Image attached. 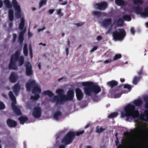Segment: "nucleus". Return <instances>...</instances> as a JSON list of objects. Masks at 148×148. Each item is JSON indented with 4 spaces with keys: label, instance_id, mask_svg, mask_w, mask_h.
Listing matches in <instances>:
<instances>
[{
    "label": "nucleus",
    "instance_id": "nucleus-1",
    "mask_svg": "<svg viewBox=\"0 0 148 148\" xmlns=\"http://www.w3.org/2000/svg\"><path fill=\"white\" fill-rule=\"evenodd\" d=\"M139 114L138 111L135 110L134 105L128 104L124 108V110L121 112V116L124 118L126 117L127 120H129L131 116L134 118Z\"/></svg>",
    "mask_w": 148,
    "mask_h": 148
},
{
    "label": "nucleus",
    "instance_id": "nucleus-2",
    "mask_svg": "<svg viewBox=\"0 0 148 148\" xmlns=\"http://www.w3.org/2000/svg\"><path fill=\"white\" fill-rule=\"evenodd\" d=\"M84 132V130H82L74 133L73 131L68 132L64 136L62 140V143L65 145H67L71 143L73 141L75 135L78 136L83 134Z\"/></svg>",
    "mask_w": 148,
    "mask_h": 148
},
{
    "label": "nucleus",
    "instance_id": "nucleus-3",
    "mask_svg": "<svg viewBox=\"0 0 148 148\" xmlns=\"http://www.w3.org/2000/svg\"><path fill=\"white\" fill-rule=\"evenodd\" d=\"M26 88L28 91H30L31 88H32V92L33 94L38 93L40 94L41 92V89L38 85L36 83L35 81L33 80H30L26 84Z\"/></svg>",
    "mask_w": 148,
    "mask_h": 148
},
{
    "label": "nucleus",
    "instance_id": "nucleus-4",
    "mask_svg": "<svg viewBox=\"0 0 148 148\" xmlns=\"http://www.w3.org/2000/svg\"><path fill=\"white\" fill-rule=\"evenodd\" d=\"M126 35V32L123 28H119L112 33L113 39L115 40H123Z\"/></svg>",
    "mask_w": 148,
    "mask_h": 148
},
{
    "label": "nucleus",
    "instance_id": "nucleus-5",
    "mask_svg": "<svg viewBox=\"0 0 148 148\" xmlns=\"http://www.w3.org/2000/svg\"><path fill=\"white\" fill-rule=\"evenodd\" d=\"M9 95L12 101L11 106L14 112L17 115H21V113L20 110L16 105V97L12 92L10 91L9 92Z\"/></svg>",
    "mask_w": 148,
    "mask_h": 148
},
{
    "label": "nucleus",
    "instance_id": "nucleus-6",
    "mask_svg": "<svg viewBox=\"0 0 148 148\" xmlns=\"http://www.w3.org/2000/svg\"><path fill=\"white\" fill-rule=\"evenodd\" d=\"M56 92L58 95L54 96L53 99L50 100L51 101L53 102H55L56 105H63V102L60 103V100H61L62 96H64L63 95L64 93V90L61 89H59L56 90Z\"/></svg>",
    "mask_w": 148,
    "mask_h": 148
},
{
    "label": "nucleus",
    "instance_id": "nucleus-7",
    "mask_svg": "<svg viewBox=\"0 0 148 148\" xmlns=\"http://www.w3.org/2000/svg\"><path fill=\"white\" fill-rule=\"evenodd\" d=\"M112 19L111 18L105 19L102 22V25L104 27H107L109 26L110 27L106 32L105 34L106 35L109 34L112 31V28L113 25V24H112Z\"/></svg>",
    "mask_w": 148,
    "mask_h": 148
},
{
    "label": "nucleus",
    "instance_id": "nucleus-8",
    "mask_svg": "<svg viewBox=\"0 0 148 148\" xmlns=\"http://www.w3.org/2000/svg\"><path fill=\"white\" fill-rule=\"evenodd\" d=\"M74 95V92L73 90H69L67 92V96L64 95L61 97V99L60 100V103L63 102L64 104L67 101L72 100L73 98Z\"/></svg>",
    "mask_w": 148,
    "mask_h": 148
},
{
    "label": "nucleus",
    "instance_id": "nucleus-9",
    "mask_svg": "<svg viewBox=\"0 0 148 148\" xmlns=\"http://www.w3.org/2000/svg\"><path fill=\"white\" fill-rule=\"evenodd\" d=\"M92 82H85L82 83V85L85 87L84 91L87 95L90 96L92 93V87L90 86Z\"/></svg>",
    "mask_w": 148,
    "mask_h": 148
},
{
    "label": "nucleus",
    "instance_id": "nucleus-10",
    "mask_svg": "<svg viewBox=\"0 0 148 148\" xmlns=\"http://www.w3.org/2000/svg\"><path fill=\"white\" fill-rule=\"evenodd\" d=\"M41 115V110L40 107H36L33 109L32 115L35 118H38L40 117Z\"/></svg>",
    "mask_w": 148,
    "mask_h": 148
},
{
    "label": "nucleus",
    "instance_id": "nucleus-11",
    "mask_svg": "<svg viewBox=\"0 0 148 148\" xmlns=\"http://www.w3.org/2000/svg\"><path fill=\"white\" fill-rule=\"evenodd\" d=\"M97 8L99 10H103L108 7V3L105 1H102L95 4Z\"/></svg>",
    "mask_w": 148,
    "mask_h": 148
},
{
    "label": "nucleus",
    "instance_id": "nucleus-12",
    "mask_svg": "<svg viewBox=\"0 0 148 148\" xmlns=\"http://www.w3.org/2000/svg\"><path fill=\"white\" fill-rule=\"evenodd\" d=\"M26 68V74L27 76L32 75L33 73L32 70V66L29 62H27L25 65Z\"/></svg>",
    "mask_w": 148,
    "mask_h": 148
},
{
    "label": "nucleus",
    "instance_id": "nucleus-13",
    "mask_svg": "<svg viewBox=\"0 0 148 148\" xmlns=\"http://www.w3.org/2000/svg\"><path fill=\"white\" fill-rule=\"evenodd\" d=\"M92 87V93L95 94H98L101 90L100 87L98 85H95L92 82V84L90 85Z\"/></svg>",
    "mask_w": 148,
    "mask_h": 148
},
{
    "label": "nucleus",
    "instance_id": "nucleus-14",
    "mask_svg": "<svg viewBox=\"0 0 148 148\" xmlns=\"http://www.w3.org/2000/svg\"><path fill=\"white\" fill-rule=\"evenodd\" d=\"M20 50L17 51L14 54L11 56L10 59L15 62L17 61L20 57Z\"/></svg>",
    "mask_w": 148,
    "mask_h": 148
},
{
    "label": "nucleus",
    "instance_id": "nucleus-15",
    "mask_svg": "<svg viewBox=\"0 0 148 148\" xmlns=\"http://www.w3.org/2000/svg\"><path fill=\"white\" fill-rule=\"evenodd\" d=\"M76 96L78 100H81L83 98V95L81 89L78 88L75 89Z\"/></svg>",
    "mask_w": 148,
    "mask_h": 148
},
{
    "label": "nucleus",
    "instance_id": "nucleus-16",
    "mask_svg": "<svg viewBox=\"0 0 148 148\" xmlns=\"http://www.w3.org/2000/svg\"><path fill=\"white\" fill-rule=\"evenodd\" d=\"M6 123L10 127H15L17 125V122L16 121L10 119H7Z\"/></svg>",
    "mask_w": 148,
    "mask_h": 148
},
{
    "label": "nucleus",
    "instance_id": "nucleus-17",
    "mask_svg": "<svg viewBox=\"0 0 148 148\" xmlns=\"http://www.w3.org/2000/svg\"><path fill=\"white\" fill-rule=\"evenodd\" d=\"M124 21L121 18H119L116 21H114L113 25H115L116 27L122 26L123 25Z\"/></svg>",
    "mask_w": 148,
    "mask_h": 148
},
{
    "label": "nucleus",
    "instance_id": "nucleus-18",
    "mask_svg": "<svg viewBox=\"0 0 148 148\" xmlns=\"http://www.w3.org/2000/svg\"><path fill=\"white\" fill-rule=\"evenodd\" d=\"M16 62L10 59V63L8 65V69L10 70H16L17 67L16 64Z\"/></svg>",
    "mask_w": 148,
    "mask_h": 148
},
{
    "label": "nucleus",
    "instance_id": "nucleus-19",
    "mask_svg": "<svg viewBox=\"0 0 148 148\" xmlns=\"http://www.w3.org/2000/svg\"><path fill=\"white\" fill-rule=\"evenodd\" d=\"M26 31V28L25 27L23 30L21 31L19 33L18 37V41L20 44L22 43L23 42L24 34L25 33Z\"/></svg>",
    "mask_w": 148,
    "mask_h": 148
},
{
    "label": "nucleus",
    "instance_id": "nucleus-20",
    "mask_svg": "<svg viewBox=\"0 0 148 148\" xmlns=\"http://www.w3.org/2000/svg\"><path fill=\"white\" fill-rule=\"evenodd\" d=\"M17 77L16 75L13 72L11 73L9 78L10 82L11 83L16 82L17 80Z\"/></svg>",
    "mask_w": 148,
    "mask_h": 148
},
{
    "label": "nucleus",
    "instance_id": "nucleus-21",
    "mask_svg": "<svg viewBox=\"0 0 148 148\" xmlns=\"http://www.w3.org/2000/svg\"><path fill=\"white\" fill-rule=\"evenodd\" d=\"M118 84V82L114 80H112L108 82L107 83L108 86L110 87L111 88H112L115 86H117Z\"/></svg>",
    "mask_w": 148,
    "mask_h": 148
},
{
    "label": "nucleus",
    "instance_id": "nucleus-22",
    "mask_svg": "<svg viewBox=\"0 0 148 148\" xmlns=\"http://www.w3.org/2000/svg\"><path fill=\"white\" fill-rule=\"evenodd\" d=\"M20 89V86L19 84H15L13 87V89L14 92L16 95H17L19 93Z\"/></svg>",
    "mask_w": 148,
    "mask_h": 148
},
{
    "label": "nucleus",
    "instance_id": "nucleus-23",
    "mask_svg": "<svg viewBox=\"0 0 148 148\" xmlns=\"http://www.w3.org/2000/svg\"><path fill=\"white\" fill-rule=\"evenodd\" d=\"M134 10L136 13L138 14H140V15L144 17L143 12H142V8L139 5L137 6L134 8Z\"/></svg>",
    "mask_w": 148,
    "mask_h": 148
},
{
    "label": "nucleus",
    "instance_id": "nucleus-24",
    "mask_svg": "<svg viewBox=\"0 0 148 148\" xmlns=\"http://www.w3.org/2000/svg\"><path fill=\"white\" fill-rule=\"evenodd\" d=\"M62 113L60 111H57L54 113L53 115L54 119L56 120H58L62 116Z\"/></svg>",
    "mask_w": 148,
    "mask_h": 148
},
{
    "label": "nucleus",
    "instance_id": "nucleus-25",
    "mask_svg": "<svg viewBox=\"0 0 148 148\" xmlns=\"http://www.w3.org/2000/svg\"><path fill=\"white\" fill-rule=\"evenodd\" d=\"M25 26V20L23 18H22L21 20V21L20 24L19 25V29L23 31L26 27H25L24 28Z\"/></svg>",
    "mask_w": 148,
    "mask_h": 148
},
{
    "label": "nucleus",
    "instance_id": "nucleus-26",
    "mask_svg": "<svg viewBox=\"0 0 148 148\" xmlns=\"http://www.w3.org/2000/svg\"><path fill=\"white\" fill-rule=\"evenodd\" d=\"M145 116L146 119L148 122V110H145L143 114L141 115L140 118L141 120H145L144 119Z\"/></svg>",
    "mask_w": 148,
    "mask_h": 148
},
{
    "label": "nucleus",
    "instance_id": "nucleus-27",
    "mask_svg": "<svg viewBox=\"0 0 148 148\" xmlns=\"http://www.w3.org/2000/svg\"><path fill=\"white\" fill-rule=\"evenodd\" d=\"M8 17L9 21L12 22L14 18V12L13 10L10 9L8 11Z\"/></svg>",
    "mask_w": 148,
    "mask_h": 148
},
{
    "label": "nucleus",
    "instance_id": "nucleus-28",
    "mask_svg": "<svg viewBox=\"0 0 148 148\" xmlns=\"http://www.w3.org/2000/svg\"><path fill=\"white\" fill-rule=\"evenodd\" d=\"M42 94L44 95H48L50 97H53L54 96V94L52 93V91L47 90H45L42 92Z\"/></svg>",
    "mask_w": 148,
    "mask_h": 148
},
{
    "label": "nucleus",
    "instance_id": "nucleus-29",
    "mask_svg": "<svg viewBox=\"0 0 148 148\" xmlns=\"http://www.w3.org/2000/svg\"><path fill=\"white\" fill-rule=\"evenodd\" d=\"M18 119L20 121V123L23 124L28 120V118L26 116H21L18 118Z\"/></svg>",
    "mask_w": 148,
    "mask_h": 148
},
{
    "label": "nucleus",
    "instance_id": "nucleus-30",
    "mask_svg": "<svg viewBox=\"0 0 148 148\" xmlns=\"http://www.w3.org/2000/svg\"><path fill=\"white\" fill-rule=\"evenodd\" d=\"M15 10L17 12L15 13L16 17L18 18H20L21 16L20 7H17L16 9H15Z\"/></svg>",
    "mask_w": 148,
    "mask_h": 148
},
{
    "label": "nucleus",
    "instance_id": "nucleus-31",
    "mask_svg": "<svg viewBox=\"0 0 148 148\" xmlns=\"http://www.w3.org/2000/svg\"><path fill=\"white\" fill-rule=\"evenodd\" d=\"M141 77L140 76H136L134 78L132 81V83L136 85L138 81L141 79Z\"/></svg>",
    "mask_w": 148,
    "mask_h": 148
},
{
    "label": "nucleus",
    "instance_id": "nucleus-32",
    "mask_svg": "<svg viewBox=\"0 0 148 148\" xmlns=\"http://www.w3.org/2000/svg\"><path fill=\"white\" fill-rule=\"evenodd\" d=\"M18 61V65L21 66L23 65L24 62V58L23 56H21L19 57Z\"/></svg>",
    "mask_w": 148,
    "mask_h": 148
},
{
    "label": "nucleus",
    "instance_id": "nucleus-33",
    "mask_svg": "<svg viewBox=\"0 0 148 148\" xmlns=\"http://www.w3.org/2000/svg\"><path fill=\"white\" fill-rule=\"evenodd\" d=\"M23 52L25 56H26L28 55L27 45V43H25L23 48Z\"/></svg>",
    "mask_w": 148,
    "mask_h": 148
},
{
    "label": "nucleus",
    "instance_id": "nucleus-34",
    "mask_svg": "<svg viewBox=\"0 0 148 148\" xmlns=\"http://www.w3.org/2000/svg\"><path fill=\"white\" fill-rule=\"evenodd\" d=\"M142 103V101L140 99H138L135 100L134 101V103L136 106H140Z\"/></svg>",
    "mask_w": 148,
    "mask_h": 148
},
{
    "label": "nucleus",
    "instance_id": "nucleus-35",
    "mask_svg": "<svg viewBox=\"0 0 148 148\" xmlns=\"http://www.w3.org/2000/svg\"><path fill=\"white\" fill-rule=\"evenodd\" d=\"M122 19L124 21H130L132 19L130 15H125L123 16Z\"/></svg>",
    "mask_w": 148,
    "mask_h": 148
},
{
    "label": "nucleus",
    "instance_id": "nucleus-36",
    "mask_svg": "<svg viewBox=\"0 0 148 148\" xmlns=\"http://www.w3.org/2000/svg\"><path fill=\"white\" fill-rule=\"evenodd\" d=\"M3 2L7 8H10L12 7V5L9 0H4Z\"/></svg>",
    "mask_w": 148,
    "mask_h": 148
},
{
    "label": "nucleus",
    "instance_id": "nucleus-37",
    "mask_svg": "<svg viewBox=\"0 0 148 148\" xmlns=\"http://www.w3.org/2000/svg\"><path fill=\"white\" fill-rule=\"evenodd\" d=\"M116 4L119 6H123L125 5L123 0H115Z\"/></svg>",
    "mask_w": 148,
    "mask_h": 148
},
{
    "label": "nucleus",
    "instance_id": "nucleus-38",
    "mask_svg": "<svg viewBox=\"0 0 148 148\" xmlns=\"http://www.w3.org/2000/svg\"><path fill=\"white\" fill-rule=\"evenodd\" d=\"M133 1L135 5H140L143 3V0H133Z\"/></svg>",
    "mask_w": 148,
    "mask_h": 148
},
{
    "label": "nucleus",
    "instance_id": "nucleus-39",
    "mask_svg": "<svg viewBox=\"0 0 148 148\" xmlns=\"http://www.w3.org/2000/svg\"><path fill=\"white\" fill-rule=\"evenodd\" d=\"M118 115L117 112H114L110 114L108 116L109 118H113L116 117Z\"/></svg>",
    "mask_w": 148,
    "mask_h": 148
},
{
    "label": "nucleus",
    "instance_id": "nucleus-40",
    "mask_svg": "<svg viewBox=\"0 0 148 148\" xmlns=\"http://www.w3.org/2000/svg\"><path fill=\"white\" fill-rule=\"evenodd\" d=\"M12 3L14 9H16L17 7L20 8V6L18 5L16 0H12Z\"/></svg>",
    "mask_w": 148,
    "mask_h": 148
},
{
    "label": "nucleus",
    "instance_id": "nucleus-41",
    "mask_svg": "<svg viewBox=\"0 0 148 148\" xmlns=\"http://www.w3.org/2000/svg\"><path fill=\"white\" fill-rule=\"evenodd\" d=\"M40 96L38 94H36L34 96H32L30 99L32 100L36 101L40 97Z\"/></svg>",
    "mask_w": 148,
    "mask_h": 148
},
{
    "label": "nucleus",
    "instance_id": "nucleus-42",
    "mask_svg": "<svg viewBox=\"0 0 148 148\" xmlns=\"http://www.w3.org/2000/svg\"><path fill=\"white\" fill-rule=\"evenodd\" d=\"M92 14L98 17H100L102 15V13L101 12L97 11H94Z\"/></svg>",
    "mask_w": 148,
    "mask_h": 148
},
{
    "label": "nucleus",
    "instance_id": "nucleus-43",
    "mask_svg": "<svg viewBox=\"0 0 148 148\" xmlns=\"http://www.w3.org/2000/svg\"><path fill=\"white\" fill-rule=\"evenodd\" d=\"M96 132L98 133H100L104 131L105 129V128H99V126L98 125L96 127Z\"/></svg>",
    "mask_w": 148,
    "mask_h": 148
},
{
    "label": "nucleus",
    "instance_id": "nucleus-44",
    "mask_svg": "<svg viewBox=\"0 0 148 148\" xmlns=\"http://www.w3.org/2000/svg\"><path fill=\"white\" fill-rule=\"evenodd\" d=\"M143 13L144 17H148V5L144 8Z\"/></svg>",
    "mask_w": 148,
    "mask_h": 148
},
{
    "label": "nucleus",
    "instance_id": "nucleus-45",
    "mask_svg": "<svg viewBox=\"0 0 148 148\" xmlns=\"http://www.w3.org/2000/svg\"><path fill=\"white\" fill-rule=\"evenodd\" d=\"M47 0H41L39 3V8H40L43 5H45Z\"/></svg>",
    "mask_w": 148,
    "mask_h": 148
},
{
    "label": "nucleus",
    "instance_id": "nucleus-46",
    "mask_svg": "<svg viewBox=\"0 0 148 148\" xmlns=\"http://www.w3.org/2000/svg\"><path fill=\"white\" fill-rule=\"evenodd\" d=\"M122 57L121 55L120 54H116L114 57L113 60H116Z\"/></svg>",
    "mask_w": 148,
    "mask_h": 148
},
{
    "label": "nucleus",
    "instance_id": "nucleus-47",
    "mask_svg": "<svg viewBox=\"0 0 148 148\" xmlns=\"http://www.w3.org/2000/svg\"><path fill=\"white\" fill-rule=\"evenodd\" d=\"M124 88H127L130 91L132 87L130 85L128 84H126L124 85Z\"/></svg>",
    "mask_w": 148,
    "mask_h": 148
},
{
    "label": "nucleus",
    "instance_id": "nucleus-48",
    "mask_svg": "<svg viewBox=\"0 0 148 148\" xmlns=\"http://www.w3.org/2000/svg\"><path fill=\"white\" fill-rule=\"evenodd\" d=\"M61 9H59L57 10V14L59 16H62L63 15V14L61 12Z\"/></svg>",
    "mask_w": 148,
    "mask_h": 148
},
{
    "label": "nucleus",
    "instance_id": "nucleus-49",
    "mask_svg": "<svg viewBox=\"0 0 148 148\" xmlns=\"http://www.w3.org/2000/svg\"><path fill=\"white\" fill-rule=\"evenodd\" d=\"M5 108V105L3 103L0 101V110H3Z\"/></svg>",
    "mask_w": 148,
    "mask_h": 148
},
{
    "label": "nucleus",
    "instance_id": "nucleus-50",
    "mask_svg": "<svg viewBox=\"0 0 148 148\" xmlns=\"http://www.w3.org/2000/svg\"><path fill=\"white\" fill-rule=\"evenodd\" d=\"M112 61H113V60H111V59H109L105 60L104 63L105 64H107L108 63H110Z\"/></svg>",
    "mask_w": 148,
    "mask_h": 148
},
{
    "label": "nucleus",
    "instance_id": "nucleus-51",
    "mask_svg": "<svg viewBox=\"0 0 148 148\" xmlns=\"http://www.w3.org/2000/svg\"><path fill=\"white\" fill-rule=\"evenodd\" d=\"M13 39L12 40V42H15L17 38V35L16 34H13Z\"/></svg>",
    "mask_w": 148,
    "mask_h": 148
},
{
    "label": "nucleus",
    "instance_id": "nucleus-52",
    "mask_svg": "<svg viewBox=\"0 0 148 148\" xmlns=\"http://www.w3.org/2000/svg\"><path fill=\"white\" fill-rule=\"evenodd\" d=\"M97 47H98L97 46H94L93 47V48L90 50V52H92L94 51H95L96 50L97 48Z\"/></svg>",
    "mask_w": 148,
    "mask_h": 148
},
{
    "label": "nucleus",
    "instance_id": "nucleus-53",
    "mask_svg": "<svg viewBox=\"0 0 148 148\" xmlns=\"http://www.w3.org/2000/svg\"><path fill=\"white\" fill-rule=\"evenodd\" d=\"M83 25V23L82 22H80L75 24V25L77 27L82 26Z\"/></svg>",
    "mask_w": 148,
    "mask_h": 148
},
{
    "label": "nucleus",
    "instance_id": "nucleus-54",
    "mask_svg": "<svg viewBox=\"0 0 148 148\" xmlns=\"http://www.w3.org/2000/svg\"><path fill=\"white\" fill-rule=\"evenodd\" d=\"M121 95V93H119L118 94H116L115 95V96L116 98H119L120 97Z\"/></svg>",
    "mask_w": 148,
    "mask_h": 148
},
{
    "label": "nucleus",
    "instance_id": "nucleus-55",
    "mask_svg": "<svg viewBox=\"0 0 148 148\" xmlns=\"http://www.w3.org/2000/svg\"><path fill=\"white\" fill-rule=\"evenodd\" d=\"M143 73V70L142 69L140 70L138 72V74L139 75H142Z\"/></svg>",
    "mask_w": 148,
    "mask_h": 148
},
{
    "label": "nucleus",
    "instance_id": "nucleus-56",
    "mask_svg": "<svg viewBox=\"0 0 148 148\" xmlns=\"http://www.w3.org/2000/svg\"><path fill=\"white\" fill-rule=\"evenodd\" d=\"M102 38V37L101 36H98L97 38V39L98 40H101Z\"/></svg>",
    "mask_w": 148,
    "mask_h": 148
},
{
    "label": "nucleus",
    "instance_id": "nucleus-57",
    "mask_svg": "<svg viewBox=\"0 0 148 148\" xmlns=\"http://www.w3.org/2000/svg\"><path fill=\"white\" fill-rule=\"evenodd\" d=\"M131 32L133 34H134L135 33V31L133 28H131L130 29Z\"/></svg>",
    "mask_w": 148,
    "mask_h": 148
},
{
    "label": "nucleus",
    "instance_id": "nucleus-58",
    "mask_svg": "<svg viewBox=\"0 0 148 148\" xmlns=\"http://www.w3.org/2000/svg\"><path fill=\"white\" fill-rule=\"evenodd\" d=\"M29 50L30 52H32V49L31 45L30 44L29 45Z\"/></svg>",
    "mask_w": 148,
    "mask_h": 148
},
{
    "label": "nucleus",
    "instance_id": "nucleus-59",
    "mask_svg": "<svg viewBox=\"0 0 148 148\" xmlns=\"http://www.w3.org/2000/svg\"><path fill=\"white\" fill-rule=\"evenodd\" d=\"M45 28V27H44L43 28H41L39 29H38V31L39 32H40L41 31H42L44 30Z\"/></svg>",
    "mask_w": 148,
    "mask_h": 148
},
{
    "label": "nucleus",
    "instance_id": "nucleus-60",
    "mask_svg": "<svg viewBox=\"0 0 148 148\" xmlns=\"http://www.w3.org/2000/svg\"><path fill=\"white\" fill-rule=\"evenodd\" d=\"M32 36V33L30 32L29 31L28 33V36L29 38H30Z\"/></svg>",
    "mask_w": 148,
    "mask_h": 148
},
{
    "label": "nucleus",
    "instance_id": "nucleus-61",
    "mask_svg": "<svg viewBox=\"0 0 148 148\" xmlns=\"http://www.w3.org/2000/svg\"><path fill=\"white\" fill-rule=\"evenodd\" d=\"M54 11V9H50L49 10V12L51 14H52Z\"/></svg>",
    "mask_w": 148,
    "mask_h": 148
},
{
    "label": "nucleus",
    "instance_id": "nucleus-62",
    "mask_svg": "<svg viewBox=\"0 0 148 148\" xmlns=\"http://www.w3.org/2000/svg\"><path fill=\"white\" fill-rule=\"evenodd\" d=\"M145 106L146 108L148 109V101L145 102Z\"/></svg>",
    "mask_w": 148,
    "mask_h": 148
},
{
    "label": "nucleus",
    "instance_id": "nucleus-63",
    "mask_svg": "<svg viewBox=\"0 0 148 148\" xmlns=\"http://www.w3.org/2000/svg\"><path fill=\"white\" fill-rule=\"evenodd\" d=\"M3 5V3L1 0H0V8H2Z\"/></svg>",
    "mask_w": 148,
    "mask_h": 148
},
{
    "label": "nucleus",
    "instance_id": "nucleus-64",
    "mask_svg": "<svg viewBox=\"0 0 148 148\" xmlns=\"http://www.w3.org/2000/svg\"><path fill=\"white\" fill-rule=\"evenodd\" d=\"M65 145H61L59 146V148H65Z\"/></svg>",
    "mask_w": 148,
    "mask_h": 148
}]
</instances>
